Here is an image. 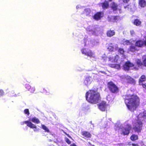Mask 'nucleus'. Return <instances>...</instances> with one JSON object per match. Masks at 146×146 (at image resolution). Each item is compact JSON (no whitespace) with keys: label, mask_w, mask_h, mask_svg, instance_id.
Returning a JSON list of instances; mask_svg holds the SVG:
<instances>
[{"label":"nucleus","mask_w":146,"mask_h":146,"mask_svg":"<svg viewBox=\"0 0 146 146\" xmlns=\"http://www.w3.org/2000/svg\"><path fill=\"white\" fill-rule=\"evenodd\" d=\"M109 1H112V0H109Z\"/></svg>","instance_id":"57"},{"label":"nucleus","mask_w":146,"mask_h":146,"mask_svg":"<svg viewBox=\"0 0 146 146\" xmlns=\"http://www.w3.org/2000/svg\"><path fill=\"white\" fill-rule=\"evenodd\" d=\"M118 46L116 44H112L111 43L109 44L108 48V50L111 51H114L118 50Z\"/></svg>","instance_id":"14"},{"label":"nucleus","mask_w":146,"mask_h":146,"mask_svg":"<svg viewBox=\"0 0 146 146\" xmlns=\"http://www.w3.org/2000/svg\"><path fill=\"white\" fill-rule=\"evenodd\" d=\"M100 6H102V8L104 9L107 8L109 6V4L107 1H105L104 3H100L99 4Z\"/></svg>","instance_id":"21"},{"label":"nucleus","mask_w":146,"mask_h":146,"mask_svg":"<svg viewBox=\"0 0 146 146\" xmlns=\"http://www.w3.org/2000/svg\"><path fill=\"white\" fill-rule=\"evenodd\" d=\"M31 121L33 122L36 123V118L35 117L33 118Z\"/></svg>","instance_id":"42"},{"label":"nucleus","mask_w":146,"mask_h":146,"mask_svg":"<svg viewBox=\"0 0 146 146\" xmlns=\"http://www.w3.org/2000/svg\"><path fill=\"white\" fill-rule=\"evenodd\" d=\"M24 112L25 113L27 114V115H29V110L28 109H26L24 110Z\"/></svg>","instance_id":"36"},{"label":"nucleus","mask_w":146,"mask_h":146,"mask_svg":"<svg viewBox=\"0 0 146 146\" xmlns=\"http://www.w3.org/2000/svg\"><path fill=\"white\" fill-rule=\"evenodd\" d=\"M145 117H146V111H144L143 113H140L136 117V120L133 121V128L136 131L140 132L142 126L141 120H143L142 118Z\"/></svg>","instance_id":"3"},{"label":"nucleus","mask_w":146,"mask_h":146,"mask_svg":"<svg viewBox=\"0 0 146 146\" xmlns=\"http://www.w3.org/2000/svg\"><path fill=\"white\" fill-rule=\"evenodd\" d=\"M86 110V108L85 105H83V106L82 107L81 110L82 111H85Z\"/></svg>","instance_id":"41"},{"label":"nucleus","mask_w":146,"mask_h":146,"mask_svg":"<svg viewBox=\"0 0 146 146\" xmlns=\"http://www.w3.org/2000/svg\"><path fill=\"white\" fill-rule=\"evenodd\" d=\"M131 127L130 125L128 124L126 125L125 128H121L119 130L121 131V133L124 135H127L129 133V131L131 129Z\"/></svg>","instance_id":"9"},{"label":"nucleus","mask_w":146,"mask_h":146,"mask_svg":"<svg viewBox=\"0 0 146 146\" xmlns=\"http://www.w3.org/2000/svg\"><path fill=\"white\" fill-rule=\"evenodd\" d=\"M111 7L114 11H116L115 13H120L121 12V11L119 6L117 5V4L114 3L111 4Z\"/></svg>","instance_id":"12"},{"label":"nucleus","mask_w":146,"mask_h":146,"mask_svg":"<svg viewBox=\"0 0 146 146\" xmlns=\"http://www.w3.org/2000/svg\"><path fill=\"white\" fill-rule=\"evenodd\" d=\"M86 98L89 102L94 104L98 102L100 100L99 93L93 90H89L86 93Z\"/></svg>","instance_id":"2"},{"label":"nucleus","mask_w":146,"mask_h":146,"mask_svg":"<svg viewBox=\"0 0 146 146\" xmlns=\"http://www.w3.org/2000/svg\"><path fill=\"white\" fill-rule=\"evenodd\" d=\"M121 78L124 81L125 79H126L127 82L130 83H134L135 82V80L129 76H122Z\"/></svg>","instance_id":"13"},{"label":"nucleus","mask_w":146,"mask_h":146,"mask_svg":"<svg viewBox=\"0 0 146 146\" xmlns=\"http://www.w3.org/2000/svg\"><path fill=\"white\" fill-rule=\"evenodd\" d=\"M143 62H141V60L137 59L136 60V63L138 67H140L142 65L146 66V56H143L142 57Z\"/></svg>","instance_id":"11"},{"label":"nucleus","mask_w":146,"mask_h":146,"mask_svg":"<svg viewBox=\"0 0 146 146\" xmlns=\"http://www.w3.org/2000/svg\"><path fill=\"white\" fill-rule=\"evenodd\" d=\"M4 93L2 89H0V97L3 96Z\"/></svg>","instance_id":"40"},{"label":"nucleus","mask_w":146,"mask_h":146,"mask_svg":"<svg viewBox=\"0 0 146 146\" xmlns=\"http://www.w3.org/2000/svg\"><path fill=\"white\" fill-rule=\"evenodd\" d=\"M93 77L94 79L95 80H97L98 79V78L99 77V75L97 74H94L93 75Z\"/></svg>","instance_id":"35"},{"label":"nucleus","mask_w":146,"mask_h":146,"mask_svg":"<svg viewBox=\"0 0 146 146\" xmlns=\"http://www.w3.org/2000/svg\"><path fill=\"white\" fill-rule=\"evenodd\" d=\"M123 69L125 70H128L130 69L137 70L138 67L135 66L133 63L128 61L123 66Z\"/></svg>","instance_id":"5"},{"label":"nucleus","mask_w":146,"mask_h":146,"mask_svg":"<svg viewBox=\"0 0 146 146\" xmlns=\"http://www.w3.org/2000/svg\"><path fill=\"white\" fill-rule=\"evenodd\" d=\"M107 100L110 101L112 100V98H110V95H108L107 97Z\"/></svg>","instance_id":"43"},{"label":"nucleus","mask_w":146,"mask_h":146,"mask_svg":"<svg viewBox=\"0 0 146 146\" xmlns=\"http://www.w3.org/2000/svg\"><path fill=\"white\" fill-rule=\"evenodd\" d=\"M104 15L102 12H98L95 14L93 16V18L96 20L98 21L100 20Z\"/></svg>","instance_id":"15"},{"label":"nucleus","mask_w":146,"mask_h":146,"mask_svg":"<svg viewBox=\"0 0 146 146\" xmlns=\"http://www.w3.org/2000/svg\"><path fill=\"white\" fill-rule=\"evenodd\" d=\"M143 45L146 46V38L144 41L140 40L137 41L135 43V46L141 47Z\"/></svg>","instance_id":"16"},{"label":"nucleus","mask_w":146,"mask_h":146,"mask_svg":"<svg viewBox=\"0 0 146 146\" xmlns=\"http://www.w3.org/2000/svg\"><path fill=\"white\" fill-rule=\"evenodd\" d=\"M81 8V6L80 5H78L76 6V9H78Z\"/></svg>","instance_id":"45"},{"label":"nucleus","mask_w":146,"mask_h":146,"mask_svg":"<svg viewBox=\"0 0 146 146\" xmlns=\"http://www.w3.org/2000/svg\"><path fill=\"white\" fill-rule=\"evenodd\" d=\"M109 61L111 62H117L118 64L120 63L121 61L119 59V58L118 55L113 54V56H110L108 58Z\"/></svg>","instance_id":"7"},{"label":"nucleus","mask_w":146,"mask_h":146,"mask_svg":"<svg viewBox=\"0 0 146 146\" xmlns=\"http://www.w3.org/2000/svg\"><path fill=\"white\" fill-rule=\"evenodd\" d=\"M125 101L128 109L131 111L135 110L139 104V98L135 95L127 94Z\"/></svg>","instance_id":"1"},{"label":"nucleus","mask_w":146,"mask_h":146,"mask_svg":"<svg viewBox=\"0 0 146 146\" xmlns=\"http://www.w3.org/2000/svg\"><path fill=\"white\" fill-rule=\"evenodd\" d=\"M70 146H77L75 143H73L70 145Z\"/></svg>","instance_id":"50"},{"label":"nucleus","mask_w":146,"mask_h":146,"mask_svg":"<svg viewBox=\"0 0 146 146\" xmlns=\"http://www.w3.org/2000/svg\"><path fill=\"white\" fill-rule=\"evenodd\" d=\"M124 8L126 11L131 10V6L130 5H127V6H124Z\"/></svg>","instance_id":"34"},{"label":"nucleus","mask_w":146,"mask_h":146,"mask_svg":"<svg viewBox=\"0 0 146 146\" xmlns=\"http://www.w3.org/2000/svg\"><path fill=\"white\" fill-rule=\"evenodd\" d=\"M119 19V17L118 16H111L108 17L109 21L113 22H117Z\"/></svg>","instance_id":"17"},{"label":"nucleus","mask_w":146,"mask_h":146,"mask_svg":"<svg viewBox=\"0 0 146 146\" xmlns=\"http://www.w3.org/2000/svg\"><path fill=\"white\" fill-rule=\"evenodd\" d=\"M43 129L45 130V132H49V131L48 128L44 125H41Z\"/></svg>","instance_id":"33"},{"label":"nucleus","mask_w":146,"mask_h":146,"mask_svg":"<svg viewBox=\"0 0 146 146\" xmlns=\"http://www.w3.org/2000/svg\"><path fill=\"white\" fill-rule=\"evenodd\" d=\"M91 41L90 40H88L87 39H84V43L85 48L81 49V51L82 53L85 55H86L89 49L86 47H90L93 46L95 44L94 43H91Z\"/></svg>","instance_id":"4"},{"label":"nucleus","mask_w":146,"mask_h":146,"mask_svg":"<svg viewBox=\"0 0 146 146\" xmlns=\"http://www.w3.org/2000/svg\"><path fill=\"white\" fill-rule=\"evenodd\" d=\"M108 66L111 68L117 69H119L120 68V65L119 64H108Z\"/></svg>","instance_id":"22"},{"label":"nucleus","mask_w":146,"mask_h":146,"mask_svg":"<svg viewBox=\"0 0 146 146\" xmlns=\"http://www.w3.org/2000/svg\"><path fill=\"white\" fill-rule=\"evenodd\" d=\"M142 86L143 87L146 89V84H143Z\"/></svg>","instance_id":"49"},{"label":"nucleus","mask_w":146,"mask_h":146,"mask_svg":"<svg viewBox=\"0 0 146 146\" xmlns=\"http://www.w3.org/2000/svg\"><path fill=\"white\" fill-rule=\"evenodd\" d=\"M131 139L132 141H135L138 139L137 135H132L131 137Z\"/></svg>","instance_id":"31"},{"label":"nucleus","mask_w":146,"mask_h":146,"mask_svg":"<svg viewBox=\"0 0 146 146\" xmlns=\"http://www.w3.org/2000/svg\"><path fill=\"white\" fill-rule=\"evenodd\" d=\"M119 52L121 54H123L124 53V51L123 48H120L119 49Z\"/></svg>","instance_id":"39"},{"label":"nucleus","mask_w":146,"mask_h":146,"mask_svg":"<svg viewBox=\"0 0 146 146\" xmlns=\"http://www.w3.org/2000/svg\"><path fill=\"white\" fill-rule=\"evenodd\" d=\"M137 50V48L133 45H131L130 47V50L132 52H134Z\"/></svg>","instance_id":"30"},{"label":"nucleus","mask_w":146,"mask_h":146,"mask_svg":"<svg viewBox=\"0 0 146 146\" xmlns=\"http://www.w3.org/2000/svg\"><path fill=\"white\" fill-rule=\"evenodd\" d=\"M37 123H38L39 122V120H38V119H37Z\"/></svg>","instance_id":"52"},{"label":"nucleus","mask_w":146,"mask_h":146,"mask_svg":"<svg viewBox=\"0 0 146 146\" xmlns=\"http://www.w3.org/2000/svg\"><path fill=\"white\" fill-rule=\"evenodd\" d=\"M92 78L89 76H86L84 80V83L86 86L89 85L91 82Z\"/></svg>","instance_id":"18"},{"label":"nucleus","mask_w":146,"mask_h":146,"mask_svg":"<svg viewBox=\"0 0 146 146\" xmlns=\"http://www.w3.org/2000/svg\"><path fill=\"white\" fill-rule=\"evenodd\" d=\"M91 10L90 9L87 8L85 9L83 12V14H84L86 16H91Z\"/></svg>","instance_id":"23"},{"label":"nucleus","mask_w":146,"mask_h":146,"mask_svg":"<svg viewBox=\"0 0 146 146\" xmlns=\"http://www.w3.org/2000/svg\"><path fill=\"white\" fill-rule=\"evenodd\" d=\"M108 85L109 90L112 92L115 93L118 92V87L112 82H108Z\"/></svg>","instance_id":"6"},{"label":"nucleus","mask_w":146,"mask_h":146,"mask_svg":"<svg viewBox=\"0 0 146 146\" xmlns=\"http://www.w3.org/2000/svg\"><path fill=\"white\" fill-rule=\"evenodd\" d=\"M115 34V32L113 30H110L107 31V36L110 37H111Z\"/></svg>","instance_id":"26"},{"label":"nucleus","mask_w":146,"mask_h":146,"mask_svg":"<svg viewBox=\"0 0 146 146\" xmlns=\"http://www.w3.org/2000/svg\"><path fill=\"white\" fill-rule=\"evenodd\" d=\"M91 146H95L94 145H91Z\"/></svg>","instance_id":"58"},{"label":"nucleus","mask_w":146,"mask_h":146,"mask_svg":"<svg viewBox=\"0 0 146 146\" xmlns=\"http://www.w3.org/2000/svg\"><path fill=\"white\" fill-rule=\"evenodd\" d=\"M123 0V1L124 3H127L129 1V0Z\"/></svg>","instance_id":"48"},{"label":"nucleus","mask_w":146,"mask_h":146,"mask_svg":"<svg viewBox=\"0 0 146 146\" xmlns=\"http://www.w3.org/2000/svg\"><path fill=\"white\" fill-rule=\"evenodd\" d=\"M25 88L28 90H30L31 88V86L29 84H26L25 85Z\"/></svg>","instance_id":"37"},{"label":"nucleus","mask_w":146,"mask_h":146,"mask_svg":"<svg viewBox=\"0 0 146 146\" xmlns=\"http://www.w3.org/2000/svg\"><path fill=\"white\" fill-rule=\"evenodd\" d=\"M107 127V126H106V127Z\"/></svg>","instance_id":"60"},{"label":"nucleus","mask_w":146,"mask_h":146,"mask_svg":"<svg viewBox=\"0 0 146 146\" xmlns=\"http://www.w3.org/2000/svg\"><path fill=\"white\" fill-rule=\"evenodd\" d=\"M146 4V2L144 0H139V5L142 7H144Z\"/></svg>","instance_id":"29"},{"label":"nucleus","mask_w":146,"mask_h":146,"mask_svg":"<svg viewBox=\"0 0 146 146\" xmlns=\"http://www.w3.org/2000/svg\"><path fill=\"white\" fill-rule=\"evenodd\" d=\"M87 32L88 33L92 35H97V31L94 27L93 26H89L86 29Z\"/></svg>","instance_id":"10"},{"label":"nucleus","mask_w":146,"mask_h":146,"mask_svg":"<svg viewBox=\"0 0 146 146\" xmlns=\"http://www.w3.org/2000/svg\"><path fill=\"white\" fill-rule=\"evenodd\" d=\"M40 90L41 92L44 93L46 95H48L50 94V92L49 90H47L44 88H40Z\"/></svg>","instance_id":"27"},{"label":"nucleus","mask_w":146,"mask_h":146,"mask_svg":"<svg viewBox=\"0 0 146 146\" xmlns=\"http://www.w3.org/2000/svg\"><path fill=\"white\" fill-rule=\"evenodd\" d=\"M99 109L101 111H104L107 110L108 105L104 101H102L98 105Z\"/></svg>","instance_id":"8"},{"label":"nucleus","mask_w":146,"mask_h":146,"mask_svg":"<svg viewBox=\"0 0 146 146\" xmlns=\"http://www.w3.org/2000/svg\"><path fill=\"white\" fill-rule=\"evenodd\" d=\"M88 143L89 144V145H91V144L90 142H88Z\"/></svg>","instance_id":"54"},{"label":"nucleus","mask_w":146,"mask_h":146,"mask_svg":"<svg viewBox=\"0 0 146 146\" xmlns=\"http://www.w3.org/2000/svg\"><path fill=\"white\" fill-rule=\"evenodd\" d=\"M132 145L133 146H138V145L137 144H133Z\"/></svg>","instance_id":"51"},{"label":"nucleus","mask_w":146,"mask_h":146,"mask_svg":"<svg viewBox=\"0 0 146 146\" xmlns=\"http://www.w3.org/2000/svg\"><path fill=\"white\" fill-rule=\"evenodd\" d=\"M82 135L84 137L87 138H90L91 137V134L88 132L86 131H83L82 132Z\"/></svg>","instance_id":"24"},{"label":"nucleus","mask_w":146,"mask_h":146,"mask_svg":"<svg viewBox=\"0 0 146 146\" xmlns=\"http://www.w3.org/2000/svg\"><path fill=\"white\" fill-rule=\"evenodd\" d=\"M29 121H25L24 122L27 125L31 128H36V126L33 124L31 121V120L29 119Z\"/></svg>","instance_id":"19"},{"label":"nucleus","mask_w":146,"mask_h":146,"mask_svg":"<svg viewBox=\"0 0 146 146\" xmlns=\"http://www.w3.org/2000/svg\"><path fill=\"white\" fill-rule=\"evenodd\" d=\"M146 80V76L144 75L141 76L139 79V85H141V83L143 82H144Z\"/></svg>","instance_id":"28"},{"label":"nucleus","mask_w":146,"mask_h":146,"mask_svg":"<svg viewBox=\"0 0 146 146\" xmlns=\"http://www.w3.org/2000/svg\"><path fill=\"white\" fill-rule=\"evenodd\" d=\"M121 44H123L124 45L125 44L130 45L131 44H133L131 40H128L124 39H123L121 41Z\"/></svg>","instance_id":"20"},{"label":"nucleus","mask_w":146,"mask_h":146,"mask_svg":"<svg viewBox=\"0 0 146 146\" xmlns=\"http://www.w3.org/2000/svg\"><path fill=\"white\" fill-rule=\"evenodd\" d=\"M64 133H65L66 135H67V136H68L69 138H71V139H72V138L70 136L69 134H67L66 133V132H64Z\"/></svg>","instance_id":"46"},{"label":"nucleus","mask_w":146,"mask_h":146,"mask_svg":"<svg viewBox=\"0 0 146 146\" xmlns=\"http://www.w3.org/2000/svg\"><path fill=\"white\" fill-rule=\"evenodd\" d=\"M98 74H100V73H102L105 74V72L104 71H99L98 72Z\"/></svg>","instance_id":"47"},{"label":"nucleus","mask_w":146,"mask_h":146,"mask_svg":"<svg viewBox=\"0 0 146 146\" xmlns=\"http://www.w3.org/2000/svg\"><path fill=\"white\" fill-rule=\"evenodd\" d=\"M65 141L68 144H70L71 143V141L67 138L66 137L65 138Z\"/></svg>","instance_id":"38"},{"label":"nucleus","mask_w":146,"mask_h":146,"mask_svg":"<svg viewBox=\"0 0 146 146\" xmlns=\"http://www.w3.org/2000/svg\"><path fill=\"white\" fill-rule=\"evenodd\" d=\"M108 123H107V125H108Z\"/></svg>","instance_id":"59"},{"label":"nucleus","mask_w":146,"mask_h":146,"mask_svg":"<svg viewBox=\"0 0 146 146\" xmlns=\"http://www.w3.org/2000/svg\"><path fill=\"white\" fill-rule=\"evenodd\" d=\"M130 33L132 36H134L135 35V32L133 30H131L130 31Z\"/></svg>","instance_id":"44"},{"label":"nucleus","mask_w":146,"mask_h":146,"mask_svg":"<svg viewBox=\"0 0 146 146\" xmlns=\"http://www.w3.org/2000/svg\"><path fill=\"white\" fill-rule=\"evenodd\" d=\"M91 127H94V125H93V124H92Z\"/></svg>","instance_id":"53"},{"label":"nucleus","mask_w":146,"mask_h":146,"mask_svg":"<svg viewBox=\"0 0 146 146\" xmlns=\"http://www.w3.org/2000/svg\"><path fill=\"white\" fill-rule=\"evenodd\" d=\"M111 118H110L109 119V120H110V121H111Z\"/></svg>","instance_id":"55"},{"label":"nucleus","mask_w":146,"mask_h":146,"mask_svg":"<svg viewBox=\"0 0 146 146\" xmlns=\"http://www.w3.org/2000/svg\"><path fill=\"white\" fill-rule=\"evenodd\" d=\"M141 23V22L138 19H136L135 20L134 24L136 26L139 25Z\"/></svg>","instance_id":"32"},{"label":"nucleus","mask_w":146,"mask_h":146,"mask_svg":"<svg viewBox=\"0 0 146 146\" xmlns=\"http://www.w3.org/2000/svg\"><path fill=\"white\" fill-rule=\"evenodd\" d=\"M86 56L90 57V58H95V55L94 53L90 50L88 51V53Z\"/></svg>","instance_id":"25"},{"label":"nucleus","mask_w":146,"mask_h":146,"mask_svg":"<svg viewBox=\"0 0 146 146\" xmlns=\"http://www.w3.org/2000/svg\"><path fill=\"white\" fill-rule=\"evenodd\" d=\"M90 122L91 123V124H92V121H90Z\"/></svg>","instance_id":"56"}]
</instances>
